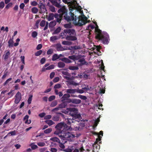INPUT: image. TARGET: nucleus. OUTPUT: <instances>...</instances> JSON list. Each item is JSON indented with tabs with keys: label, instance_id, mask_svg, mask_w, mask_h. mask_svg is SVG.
<instances>
[{
	"label": "nucleus",
	"instance_id": "nucleus-26",
	"mask_svg": "<svg viewBox=\"0 0 152 152\" xmlns=\"http://www.w3.org/2000/svg\"><path fill=\"white\" fill-rule=\"evenodd\" d=\"M58 39V38L56 36H53L51 37L50 38V41L53 42L55 40Z\"/></svg>",
	"mask_w": 152,
	"mask_h": 152
},
{
	"label": "nucleus",
	"instance_id": "nucleus-45",
	"mask_svg": "<svg viewBox=\"0 0 152 152\" xmlns=\"http://www.w3.org/2000/svg\"><path fill=\"white\" fill-rule=\"evenodd\" d=\"M12 80V78H10L7 80L4 83L3 85L4 86H5L9 82Z\"/></svg>",
	"mask_w": 152,
	"mask_h": 152
},
{
	"label": "nucleus",
	"instance_id": "nucleus-12",
	"mask_svg": "<svg viewBox=\"0 0 152 152\" xmlns=\"http://www.w3.org/2000/svg\"><path fill=\"white\" fill-rule=\"evenodd\" d=\"M69 1V8L70 10V7L72 5H72H74L75 7H76V1H75V0H67Z\"/></svg>",
	"mask_w": 152,
	"mask_h": 152
},
{
	"label": "nucleus",
	"instance_id": "nucleus-23",
	"mask_svg": "<svg viewBox=\"0 0 152 152\" xmlns=\"http://www.w3.org/2000/svg\"><path fill=\"white\" fill-rule=\"evenodd\" d=\"M62 43L63 45H71L72 44V43L70 42L64 41H63Z\"/></svg>",
	"mask_w": 152,
	"mask_h": 152
},
{
	"label": "nucleus",
	"instance_id": "nucleus-52",
	"mask_svg": "<svg viewBox=\"0 0 152 152\" xmlns=\"http://www.w3.org/2000/svg\"><path fill=\"white\" fill-rule=\"evenodd\" d=\"M4 6V3L3 1H1L0 3V8H3Z\"/></svg>",
	"mask_w": 152,
	"mask_h": 152
},
{
	"label": "nucleus",
	"instance_id": "nucleus-32",
	"mask_svg": "<svg viewBox=\"0 0 152 152\" xmlns=\"http://www.w3.org/2000/svg\"><path fill=\"white\" fill-rule=\"evenodd\" d=\"M51 139L54 141L58 142L59 143H60V140L58 138L56 137L53 138H51Z\"/></svg>",
	"mask_w": 152,
	"mask_h": 152
},
{
	"label": "nucleus",
	"instance_id": "nucleus-5",
	"mask_svg": "<svg viewBox=\"0 0 152 152\" xmlns=\"http://www.w3.org/2000/svg\"><path fill=\"white\" fill-rule=\"evenodd\" d=\"M15 104H18L21 99V94L19 92H18L15 96Z\"/></svg>",
	"mask_w": 152,
	"mask_h": 152
},
{
	"label": "nucleus",
	"instance_id": "nucleus-60",
	"mask_svg": "<svg viewBox=\"0 0 152 152\" xmlns=\"http://www.w3.org/2000/svg\"><path fill=\"white\" fill-rule=\"evenodd\" d=\"M41 21V20L39 19V20H37L36 23H35V26L38 27V26H39V23Z\"/></svg>",
	"mask_w": 152,
	"mask_h": 152
},
{
	"label": "nucleus",
	"instance_id": "nucleus-39",
	"mask_svg": "<svg viewBox=\"0 0 152 152\" xmlns=\"http://www.w3.org/2000/svg\"><path fill=\"white\" fill-rule=\"evenodd\" d=\"M55 98V96H50L48 98V100L49 101H51L54 100Z\"/></svg>",
	"mask_w": 152,
	"mask_h": 152
},
{
	"label": "nucleus",
	"instance_id": "nucleus-15",
	"mask_svg": "<svg viewBox=\"0 0 152 152\" xmlns=\"http://www.w3.org/2000/svg\"><path fill=\"white\" fill-rule=\"evenodd\" d=\"M56 22L55 20H53L50 22L49 25L50 28H53L54 27L56 24Z\"/></svg>",
	"mask_w": 152,
	"mask_h": 152
},
{
	"label": "nucleus",
	"instance_id": "nucleus-38",
	"mask_svg": "<svg viewBox=\"0 0 152 152\" xmlns=\"http://www.w3.org/2000/svg\"><path fill=\"white\" fill-rule=\"evenodd\" d=\"M64 75L68 76H70L71 75L70 74L67 72H65L63 71L61 72Z\"/></svg>",
	"mask_w": 152,
	"mask_h": 152
},
{
	"label": "nucleus",
	"instance_id": "nucleus-7",
	"mask_svg": "<svg viewBox=\"0 0 152 152\" xmlns=\"http://www.w3.org/2000/svg\"><path fill=\"white\" fill-rule=\"evenodd\" d=\"M55 47L56 49L58 51H62L66 50L62 46L60 43H57L55 45Z\"/></svg>",
	"mask_w": 152,
	"mask_h": 152
},
{
	"label": "nucleus",
	"instance_id": "nucleus-29",
	"mask_svg": "<svg viewBox=\"0 0 152 152\" xmlns=\"http://www.w3.org/2000/svg\"><path fill=\"white\" fill-rule=\"evenodd\" d=\"M68 83L70 85H72L74 86H76V83L75 82L71 80H70L68 81Z\"/></svg>",
	"mask_w": 152,
	"mask_h": 152
},
{
	"label": "nucleus",
	"instance_id": "nucleus-41",
	"mask_svg": "<svg viewBox=\"0 0 152 152\" xmlns=\"http://www.w3.org/2000/svg\"><path fill=\"white\" fill-rule=\"evenodd\" d=\"M50 10L51 11L53 12H54L56 11L55 8L53 6H51L50 7Z\"/></svg>",
	"mask_w": 152,
	"mask_h": 152
},
{
	"label": "nucleus",
	"instance_id": "nucleus-51",
	"mask_svg": "<svg viewBox=\"0 0 152 152\" xmlns=\"http://www.w3.org/2000/svg\"><path fill=\"white\" fill-rule=\"evenodd\" d=\"M45 113H40L39 114V116L41 118H43L45 116Z\"/></svg>",
	"mask_w": 152,
	"mask_h": 152
},
{
	"label": "nucleus",
	"instance_id": "nucleus-11",
	"mask_svg": "<svg viewBox=\"0 0 152 152\" xmlns=\"http://www.w3.org/2000/svg\"><path fill=\"white\" fill-rule=\"evenodd\" d=\"M70 97V95L69 94L67 93L64 94L61 98V101L62 102L66 101V99H68L67 98Z\"/></svg>",
	"mask_w": 152,
	"mask_h": 152
},
{
	"label": "nucleus",
	"instance_id": "nucleus-30",
	"mask_svg": "<svg viewBox=\"0 0 152 152\" xmlns=\"http://www.w3.org/2000/svg\"><path fill=\"white\" fill-rule=\"evenodd\" d=\"M63 77L64 79L69 80H72L74 78L73 77V76L72 77H70L67 76H63Z\"/></svg>",
	"mask_w": 152,
	"mask_h": 152
},
{
	"label": "nucleus",
	"instance_id": "nucleus-27",
	"mask_svg": "<svg viewBox=\"0 0 152 152\" xmlns=\"http://www.w3.org/2000/svg\"><path fill=\"white\" fill-rule=\"evenodd\" d=\"M57 104V102L56 101H54L51 102L50 105V106L51 107H54Z\"/></svg>",
	"mask_w": 152,
	"mask_h": 152
},
{
	"label": "nucleus",
	"instance_id": "nucleus-40",
	"mask_svg": "<svg viewBox=\"0 0 152 152\" xmlns=\"http://www.w3.org/2000/svg\"><path fill=\"white\" fill-rule=\"evenodd\" d=\"M61 86L60 84H57L55 85L54 87V88L56 89L57 88H59L61 87Z\"/></svg>",
	"mask_w": 152,
	"mask_h": 152
},
{
	"label": "nucleus",
	"instance_id": "nucleus-49",
	"mask_svg": "<svg viewBox=\"0 0 152 152\" xmlns=\"http://www.w3.org/2000/svg\"><path fill=\"white\" fill-rule=\"evenodd\" d=\"M12 5V3H9L6 5L5 8L7 9H8L10 7H11Z\"/></svg>",
	"mask_w": 152,
	"mask_h": 152
},
{
	"label": "nucleus",
	"instance_id": "nucleus-34",
	"mask_svg": "<svg viewBox=\"0 0 152 152\" xmlns=\"http://www.w3.org/2000/svg\"><path fill=\"white\" fill-rule=\"evenodd\" d=\"M42 53V50H39L38 51H37L35 53V55L36 56H38L40 55Z\"/></svg>",
	"mask_w": 152,
	"mask_h": 152
},
{
	"label": "nucleus",
	"instance_id": "nucleus-25",
	"mask_svg": "<svg viewBox=\"0 0 152 152\" xmlns=\"http://www.w3.org/2000/svg\"><path fill=\"white\" fill-rule=\"evenodd\" d=\"M55 67V65L53 64H52L46 68V69L47 70H50L51 69H53Z\"/></svg>",
	"mask_w": 152,
	"mask_h": 152
},
{
	"label": "nucleus",
	"instance_id": "nucleus-3",
	"mask_svg": "<svg viewBox=\"0 0 152 152\" xmlns=\"http://www.w3.org/2000/svg\"><path fill=\"white\" fill-rule=\"evenodd\" d=\"M67 111L65 110L63 112L65 114H69L72 116V118H67L68 123L71 124L75 123V120L74 119L76 118V108H69L66 109Z\"/></svg>",
	"mask_w": 152,
	"mask_h": 152
},
{
	"label": "nucleus",
	"instance_id": "nucleus-64",
	"mask_svg": "<svg viewBox=\"0 0 152 152\" xmlns=\"http://www.w3.org/2000/svg\"><path fill=\"white\" fill-rule=\"evenodd\" d=\"M15 146L16 148L17 149H18L20 147L21 145L19 144H16L15 145Z\"/></svg>",
	"mask_w": 152,
	"mask_h": 152
},
{
	"label": "nucleus",
	"instance_id": "nucleus-28",
	"mask_svg": "<svg viewBox=\"0 0 152 152\" xmlns=\"http://www.w3.org/2000/svg\"><path fill=\"white\" fill-rule=\"evenodd\" d=\"M45 25V21L44 20H42L40 23V25L41 27H44Z\"/></svg>",
	"mask_w": 152,
	"mask_h": 152
},
{
	"label": "nucleus",
	"instance_id": "nucleus-62",
	"mask_svg": "<svg viewBox=\"0 0 152 152\" xmlns=\"http://www.w3.org/2000/svg\"><path fill=\"white\" fill-rule=\"evenodd\" d=\"M32 96L29 97L28 100V102L29 104H30L31 103V101L32 100Z\"/></svg>",
	"mask_w": 152,
	"mask_h": 152
},
{
	"label": "nucleus",
	"instance_id": "nucleus-14",
	"mask_svg": "<svg viewBox=\"0 0 152 152\" xmlns=\"http://www.w3.org/2000/svg\"><path fill=\"white\" fill-rule=\"evenodd\" d=\"M63 102V103L59 105V108H65L67 105V103H68V102H66V101H65Z\"/></svg>",
	"mask_w": 152,
	"mask_h": 152
},
{
	"label": "nucleus",
	"instance_id": "nucleus-17",
	"mask_svg": "<svg viewBox=\"0 0 152 152\" xmlns=\"http://www.w3.org/2000/svg\"><path fill=\"white\" fill-rule=\"evenodd\" d=\"M65 66V64L62 62H59L58 63V66L60 68H64Z\"/></svg>",
	"mask_w": 152,
	"mask_h": 152
},
{
	"label": "nucleus",
	"instance_id": "nucleus-59",
	"mask_svg": "<svg viewBox=\"0 0 152 152\" xmlns=\"http://www.w3.org/2000/svg\"><path fill=\"white\" fill-rule=\"evenodd\" d=\"M7 72H4V75L2 77V79H4L6 77L7 75Z\"/></svg>",
	"mask_w": 152,
	"mask_h": 152
},
{
	"label": "nucleus",
	"instance_id": "nucleus-21",
	"mask_svg": "<svg viewBox=\"0 0 152 152\" xmlns=\"http://www.w3.org/2000/svg\"><path fill=\"white\" fill-rule=\"evenodd\" d=\"M8 43V46H9V47H12L13 46V40L12 39H10L9 40Z\"/></svg>",
	"mask_w": 152,
	"mask_h": 152
},
{
	"label": "nucleus",
	"instance_id": "nucleus-2",
	"mask_svg": "<svg viewBox=\"0 0 152 152\" xmlns=\"http://www.w3.org/2000/svg\"><path fill=\"white\" fill-rule=\"evenodd\" d=\"M56 131L54 132V134L58 135L61 139L66 142V140H69L75 137L73 134L68 132L71 131L72 129L70 126H68L67 124H57L56 126Z\"/></svg>",
	"mask_w": 152,
	"mask_h": 152
},
{
	"label": "nucleus",
	"instance_id": "nucleus-1",
	"mask_svg": "<svg viewBox=\"0 0 152 152\" xmlns=\"http://www.w3.org/2000/svg\"><path fill=\"white\" fill-rule=\"evenodd\" d=\"M72 6L71 5L70 7V12L68 14L67 13V9L64 7L58 10V12L60 14H56L55 18L56 22L60 23L63 17L67 22H70L74 20L76 12V7H75L73 4Z\"/></svg>",
	"mask_w": 152,
	"mask_h": 152
},
{
	"label": "nucleus",
	"instance_id": "nucleus-35",
	"mask_svg": "<svg viewBox=\"0 0 152 152\" xmlns=\"http://www.w3.org/2000/svg\"><path fill=\"white\" fill-rule=\"evenodd\" d=\"M52 131V129L51 128H48L45 130L44 131V132L45 133L48 134L49 133L51 132Z\"/></svg>",
	"mask_w": 152,
	"mask_h": 152
},
{
	"label": "nucleus",
	"instance_id": "nucleus-33",
	"mask_svg": "<svg viewBox=\"0 0 152 152\" xmlns=\"http://www.w3.org/2000/svg\"><path fill=\"white\" fill-rule=\"evenodd\" d=\"M37 35V33L36 31H34L31 34V36L33 38L36 37Z\"/></svg>",
	"mask_w": 152,
	"mask_h": 152
},
{
	"label": "nucleus",
	"instance_id": "nucleus-58",
	"mask_svg": "<svg viewBox=\"0 0 152 152\" xmlns=\"http://www.w3.org/2000/svg\"><path fill=\"white\" fill-rule=\"evenodd\" d=\"M45 121L46 124H54V123L51 120H46Z\"/></svg>",
	"mask_w": 152,
	"mask_h": 152
},
{
	"label": "nucleus",
	"instance_id": "nucleus-20",
	"mask_svg": "<svg viewBox=\"0 0 152 152\" xmlns=\"http://www.w3.org/2000/svg\"><path fill=\"white\" fill-rule=\"evenodd\" d=\"M61 30V28L60 27H58L53 32V34H56L60 32Z\"/></svg>",
	"mask_w": 152,
	"mask_h": 152
},
{
	"label": "nucleus",
	"instance_id": "nucleus-19",
	"mask_svg": "<svg viewBox=\"0 0 152 152\" xmlns=\"http://www.w3.org/2000/svg\"><path fill=\"white\" fill-rule=\"evenodd\" d=\"M59 58V56H58V55L57 54H55L53 56L52 60L53 61H55Z\"/></svg>",
	"mask_w": 152,
	"mask_h": 152
},
{
	"label": "nucleus",
	"instance_id": "nucleus-4",
	"mask_svg": "<svg viewBox=\"0 0 152 152\" xmlns=\"http://www.w3.org/2000/svg\"><path fill=\"white\" fill-rule=\"evenodd\" d=\"M64 33L68 34L66 37V39L68 40H76V37L74 36L75 34V31L73 29H67L64 30Z\"/></svg>",
	"mask_w": 152,
	"mask_h": 152
},
{
	"label": "nucleus",
	"instance_id": "nucleus-42",
	"mask_svg": "<svg viewBox=\"0 0 152 152\" xmlns=\"http://www.w3.org/2000/svg\"><path fill=\"white\" fill-rule=\"evenodd\" d=\"M30 146H31V148L32 149H37L38 148V146L37 145L33 144H31Z\"/></svg>",
	"mask_w": 152,
	"mask_h": 152
},
{
	"label": "nucleus",
	"instance_id": "nucleus-31",
	"mask_svg": "<svg viewBox=\"0 0 152 152\" xmlns=\"http://www.w3.org/2000/svg\"><path fill=\"white\" fill-rule=\"evenodd\" d=\"M37 144L39 146L42 147L45 146V142H40L37 143Z\"/></svg>",
	"mask_w": 152,
	"mask_h": 152
},
{
	"label": "nucleus",
	"instance_id": "nucleus-47",
	"mask_svg": "<svg viewBox=\"0 0 152 152\" xmlns=\"http://www.w3.org/2000/svg\"><path fill=\"white\" fill-rule=\"evenodd\" d=\"M53 52V51L51 49H49L47 51V54L48 55H50L52 54Z\"/></svg>",
	"mask_w": 152,
	"mask_h": 152
},
{
	"label": "nucleus",
	"instance_id": "nucleus-13",
	"mask_svg": "<svg viewBox=\"0 0 152 152\" xmlns=\"http://www.w3.org/2000/svg\"><path fill=\"white\" fill-rule=\"evenodd\" d=\"M59 60L66 63H70L71 62V60L68 58L65 57L63 58H60Z\"/></svg>",
	"mask_w": 152,
	"mask_h": 152
},
{
	"label": "nucleus",
	"instance_id": "nucleus-55",
	"mask_svg": "<svg viewBox=\"0 0 152 152\" xmlns=\"http://www.w3.org/2000/svg\"><path fill=\"white\" fill-rule=\"evenodd\" d=\"M37 4V3L35 1H33L31 3V5L32 6H36Z\"/></svg>",
	"mask_w": 152,
	"mask_h": 152
},
{
	"label": "nucleus",
	"instance_id": "nucleus-18",
	"mask_svg": "<svg viewBox=\"0 0 152 152\" xmlns=\"http://www.w3.org/2000/svg\"><path fill=\"white\" fill-rule=\"evenodd\" d=\"M66 101L68 103L72 102L73 103L76 104V99H66Z\"/></svg>",
	"mask_w": 152,
	"mask_h": 152
},
{
	"label": "nucleus",
	"instance_id": "nucleus-50",
	"mask_svg": "<svg viewBox=\"0 0 152 152\" xmlns=\"http://www.w3.org/2000/svg\"><path fill=\"white\" fill-rule=\"evenodd\" d=\"M45 58L44 57L43 58L40 60V63L41 64H43L45 63Z\"/></svg>",
	"mask_w": 152,
	"mask_h": 152
},
{
	"label": "nucleus",
	"instance_id": "nucleus-57",
	"mask_svg": "<svg viewBox=\"0 0 152 152\" xmlns=\"http://www.w3.org/2000/svg\"><path fill=\"white\" fill-rule=\"evenodd\" d=\"M55 75V72H53L50 73V78L51 79H52L54 77Z\"/></svg>",
	"mask_w": 152,
	"mask_h": 152
},
{
	"label": "nucleus",
	"instance_id": "nucleus-8",
	"mask_svg": "<svg viewBox=\"0 0 152 152\" xmlns=\"http://www.w3.org/2000/svg\"><path fill=\"white\" fill-rule=\"evenodd\" d=\"M10 56V53L9 50H7L4 52L3 55L4 59V60L7 59Z\"/></svg>",
	"mask_w": 152,
	"mask_h": 152
},
{
	"label": "nucleus",
	"instance_id": "nucleus-63",
	"mask_svg": "<svg viewBox=\"0 0 152 152\" xmlns=\"http://www.w3.org/2000/svg\"><path fill=\"white\" fill-rule=\"evenodd\" d=\"M50 151L52 152H57V150L56 148H51Z\"/></svg>",
	"mask_w": 152,
	"mask_h": 152
},
{
	"label": "nucleus",
	"instance_id": "nucleus-43",
	"mask_svg": "<svg viewBox=\"0 0 152 152\" xmlns=\"http://www.w3.org/2000/svg\"><path fill=\"white\" fill-rule=\"evenodd\" d=\"M51 117L52 116L51 115H48L45 116L44 117V118L45 120H47L51 118Z\"/></svg>",
	"mask_w": 152,
	"mask_h": 152
},
{
	"label": "nucleus",
	"instance_id": "nucleus-24",
	"mask_svg": "<svg viewBox=\"0 0 152 152\" xmlns=\"http://www.w3.org/2000/svg\"><path fill=\"white\" fill-rule=\"evenodd\" d=\"M74 150L73 146L68 148H66L65 150V151L66 152H71L72 150Z\"/></svg>",
	"mask_w": 152,
	"mask_h": 152
},
{
	"label": "nucleus",
	"instance_id": "nucleus-44",
	"mask_svg": "<svg viewBox=\"0 0 152 152\" xmlns=\"http://www.w3.org/2000/svg\"><path fill=\"white\" fill-rule=\"evenodd\" d=\"M69 58L73 60L74 61L76 60V56L74 55L69 56Z\"/></svg>",
	"mask_w": 152,
	"mask_h": 152
},
{
	"label": "nucleus",
	"instance_id": "nucleus-16",
	"mask_svg": "<svg viewBox=\"0 0 152 152\" xmlns=\"http://www.w3.org/2000/svg\"><path fill=\"white\" fill-rule=\"evenodd\" d=\"M76 92V89H67L66 90V92L70 94H74Z\"/></svg>",
	"mask_w": 152,
	"mask_h": 152
},
{
	"label": "nucleus",
	"instance_id": "nucleus-61",
	"mask_svg": "<svg viewBox=\"0 0 152 152\" xmlns=\"http://www.w3.org/2000/svg\"><path fill=\"white\" fill-rule=\"evenodd\" d=\"M25 7V4L23 3H21L20 5V7L21 9H23Z\"/></svg>",
	"mask_w": 152,
	"mask_h": 152
},
{
	"label": "nucleus",
	"instance_id": "nucleus-10",
	"mask_svg": "<svg viewBox=\"0 0 152 152\" xmlns=\"http://www.w3.org/2000/svg\"><path fill=\"white\" fill-rule=\"evenodd\" d=\"M56 14H54L53 13H50L49 14L48 17H47V19L49 21L53 20L54 19V18H55L56 16Z\"/></svg>",
	"mask_w": 152,
	"mask_h": 152
},
{
	"label": "nucleus",
	"instance_id": "nucleus-9",
	"mask_svg": "<svg viewBox=\"0 0 152 152\" xmlns=\"http://www.w3.org/2000/svg\"><path fill=\"white\" fill-rule=\"evenodd\" d=\"M75 17V19L74 18V21H73V24L75 25L76 26V16L75 15L74 17ZM72 21H71L70 22H69V23L68 24H66L64 25V26L66 28H70L71 27V22ZM73 21V20L72 21Z\"/></svg>",
	"mask_w": 152,
	"mask_h": 152
},
{
	"label": "nucleus",
	"instance_id": "nucleus-22",
	"mask_svg": "<svg viewBox=\"0 0 152 152\" xmlns=\"http://www.w3.org/2000/svg\"><path fill=\"white\" fill-rule=\"evenodd\" d=\"M38 9L36 7H34L32 8V12L34 13H37L38 12Z\"/></svg>",
	"mask_w": 152,
	"mask_h": 152
},
{
	"label": "nucleus",
	"instance_id": "nucleus-6",
	"mask_svg": "<svg viewBox=\"0 0 152 152\" xmlns=\"http://www.w3.org/2000/svg\"><path fill=\"white\" fill-rule=\"evenodd\" d=\"M61 0H52L50 1L52 3V4L56 7L60 8L61 7L60 4L61 2Z\"/></svg>",
	"mask_w": 152,
	"mask_h": 152
},
{
	"label": "nucleus",
	"instance_id": "nucleus-48",
	"mask_svg": "<svg viewBox=\"0 0 152 152\" xmlns=\"http://www.w3.org/2000/svg\"><path fill=\"white\" fill-rule=\"evenodd\" d=\"M59 78L58 77H55L53 80V81L54 83H56L59 81Z\"/></svg>",
	"mask_w": 152,
	"mask_h": 152
},
{
	"label": "nucleus",
	"instance_id": "nucleus-46",
	"mask_svg": "<svg viewBox=\"0 0 152 152\" xmlns=\"http://www.w3.org/2000/svg\"><path fill=\"white\" fill-rule=\"evenodd\" d=\"M8 134H10L11 135L13 136L16 134V131H15L10 132L8 133Z\"/></svg>",
	"mask_w": 152,
	"mask_h": 152
},
{
	"label": "nucleus",
	"instance_id": "nucleus-56",
	"mask_svg": "<svg viewBox=\"0 0 152 152\" xmlns=\"http://www.w3.org/2000/svg\"><path fill=\"white\" fill-rule=\"evenodd\" d=\"M42 47V44H38L36 47V49L37 50H39L41 49Z\"/></svg>",
	"mask_w": 152,
	"mask_h": 152
},
{
	"label": "nucleus",
	"instance_id": "nucleus-37",
	"mask_svg": "<svg viewBox=\"0 0 152 152\" xmlns=\"http://www.w3.org/2000/svg\"><path fill=\"white\" fill-rule=\"evenodd\" d=\"M53 120L55 121H58L59 120V117L57 116H54L53 118Z\"/></svg>",
	"mask_w": 152,
	"mask_h": 152
},
{
	"label": "nucleus",
	"instance_id": "nucleus-36",
	"mask_svg": "<svg viewBox=\"0 0 152 152\" xmlns=\"http://www.w3.org/2000/svg\"><path fill=\"white\" fill-rule=\"evenodd\" d=\"M39 7L41 9H44L45 8L44 5L42 3H40L39 4Z\"/></svg>",
	"mask_w": 152,
	"mask_h": 152
},
{
	"label": "nucleus",
	"instance_id": "nucleus-54",
	"mask_svg": "<svg viewBox=\"0 0 152 152\" xmlns=\"http://www.w3.org/2000/svg\"><path fill=\"white\" fill-rule=\"evenodd\" d=\"M20 58H21V61L22 62V63L23 64H25V61H24L25 57L24 56H21L20 57Z\"/></svg>",
	"mask_w": 152,
	"mask_h": 152
},
{
	"label": "nucleus",
	"instance_id": "nucleus-53",
	"mask_svg": "<svg viewBox=\"0 0 152 152\" xmlns=\"http://www.w3.org/2000/svg\"><path fill=\"white\" fill-rule=\"evenodd\" d=\"M70 70H75L76 69V66H70L69 67Z\"/></svg>",
	"mask_w": 152,
	"mask_h": 152
}]
</instances>
